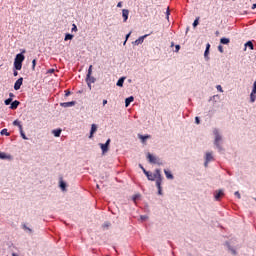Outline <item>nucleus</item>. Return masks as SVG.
Returning a JSON list of instances; mask_svg holds the SVG:
<instances>
[{
  "instance_id": "c03bdc74",
  "label": "nucleus",
  "mask_w": 256,
  "mask_h": 256,
  "mask_svg": "<svg viewBox=\"0 0 256 256\" xmlns=\"http://www.w3.org/2000/svg\"><path fill=\"white\" fill-rule=\"evenodd\" d=\"M138 197H141V195L136 194V195H134V196L132 197L134 203H135V201H137Z\"/></svg>"
},
{
  "instance_id": "a19ab883",
  "label": "nucleus",
  "mask_w": 256,
  "mask_h": 256,
  "mask_svg": "<svg viewBox=\"0 0 256 256\" xmlns=\"http://www.w3.org/2000/svg\"><path fill=\"white\" fill-rule=\"evenodd\" d=\"M217 91H219L220 93H223V87H221V85H217L216 86Z\"/></svg>"
},
{
  "instance_id": "c85d7f7f",
  "label": "nucleus",
  "mask_w": 256,
  "mask_h": 256,
  "mask_svg": "<svg viewBox=\"0 0 256 256\" xmlns=\"http://www.w3.org/2000/svg\"><path fill=\"white\" fill-rule=\"evenodd\" d=\"M255 100H256V93L251 92V94H250V102L251 103H255Z\"/></svg>"
},
{
  "instance_id": "4d7b16f0",
  "label": "nucleus",
  "mask_w": 256,
  "mask_h": 256,
  "mask_svg": "<svg viewBox=\"0 0 256 256\" xmlns=\"http://www.w3.org/2000/svg\"><path fill=\"white\" fill-rule=\"evenodd\" d=\"M48 73H55V69L48 70Z\"/></svg>"
},
{
  "instance_id": "f03ea898",
  "label": "nucleus",
  "mask_w": 256,
  "mask_h": 256,
  "mask_svg": "<svg viewBox=\"0 0 256 256\" xmlns=\"http://www.w3.org/2000/svg\"><path fill=\"white\" fill-rule=\"evenodd\" d=\"M225 246L227 247L231 255H237V249H241V245H239V242H237V239L235 238L226 241Z\"/></svg>"
},
{
  "instance_id": "13d9d810",
  "label": "nucleus",
  "mask_w": 256,
  "mask_h": 256,
  "mask_svg": "<svg viewBox=\"0 0 256 256\" xmlns=\"http://www.w3.org/2000/svg\"><path fill=\"white\" fill-rule=\"evenodd\" d=\"M166 17H167V19H169V10H167V12H166Z\"/></svg>"
},
{
  "instance_id": "e433bc0d",
  "label": "nucleus",
  "mask_w": 256,
  "mask_h": 256,
  "mask_svg": "<svg viewBox=\"0 0 256 256\" xmlns=\"http://www.w3.org/2000/svg\"><path fill=\"white\" fill-rule=\"evenodd\" d=\"M199 25V18H196L193 22V27H197Z\"/></svg>"
},
{
  "instance_id": "f3484780",
  "label": "nucleus",
  "mask_w": 256,
  "mask_h": 256,
  "mask_svg": "<svg viewBox=\"0 0 256 256\" xmlns=\"http://www.w3.org/2000/svg\"><path fill=\"white\" fill-rule=\"evenodd\" d=\"M144 175H146L148 181H155V178L153 176V173L147 171V170H144Z\"/></svg>"
},
{
  "instance_id": "6e6552de",
  "label": "nucleus",
  "mask_w": 256,
  "mask_h": 256,
  "mask_svg": "<svg viewBox=\"0 0 256 256\" xmlns=\"http://www.w3.org/2000/svg\"><path fill=\"white\" fill-rule=\"evenodd\" d=\"M147 37H149V34H145L144 36H140L138 39H136L133 42V45H142V43L145 41V39H147Z\"/></svg>"
},
{
  "instance_id": "9d476101",
  "label": "nucleus",
  "mask_w": 256,
  "mask_h": 256,
  "mask_svg": "<svg viewBox=\"0 0 256 256\" xmlns=\"http://www.w3.org/2000/svg\"><path fill=\"white\" fill-rule=\"evenodd\" d=\"M223 195H225V193L223 192V190H216L214 192V198L215 201H220L221 197H223Z\"/></svg>"
},
{
  "instance_id": "e2e57ef3",
  "label": "nucleus",
  "mask_w": 256,
  "mask_h": 256,
  "mask_svg": "<svg viewBox=\"0 0 256 256\" xmlns=\"http://www.w3.org/2000/svg\"><path fill=\"white\" fill-rule=\"evenodd\" d=\"M127 44V40L124 41L123 45H126Z\"/></svg>"
},
{
  "instance_id": "72a5a7b5",
  "label": "nucleus",
  "mask_w": 256,
  "mask_h": 256,
  "mask_svg": "<svg viewBox=\"0 0 256 256\" xmlns=\"http://www.w3.org/2000/svg\"><path fill=\"white\" fill-rule=\"evenodd\" d=\"M5 105H11V103H13V99L12 98H8L4 101Z\"/></svg>"
},
{
  "instance_id": "2f4dec72",
  "label": "nucleus",
  "mask_w": 256,
  "mask_h": 256,
  "mask_svg": "<svg viewBox=\"0 0 256 256\" xmlns=\"http://www.w3.org/2000/svg\"><path fill=\"white\" fill-rule=\"evenodd\" d=\"M204 59L206 61H209V50H205V52H204Z\"/></svg>"
},
{
  "instance_id": "79ce46f5",
  "label": "nucleus",
  "mask_w": 256,
  "mask_h": 256,
  "mask_svg": "<svg viewBox=\"0 0 256 256\" xmlns=\"http://www.w3.org/2000/svg\"><path fill=\"white\" fill-rule=\"evenodd\" d=\"M181 49V46L179 44H177L175 46V53H179V50Z\"/></svg>"
},
{
  "instance_id": "864d4df0",
  "label": "nucleus",
  "mask_w": 256,
  "mask_h": 256,
  "mask_svg": "<svg viewBox=\"0 0 256 256\" xmlns=\"http://www.w3.org/2000/svg\"><path fill=\"white\" fill-rule=\"evenodd\" d=\"M139 167H140V169L143 171V173H145V167H143L141 164H139Z\"/></svg>"
},
{
  "instance_id": "b1692460",
  "label": "nucleus",
  "mask_w": 256,
  "mask_h": 256,
  "mask_svg": "<svg viewBox=\"0 0 256 256\" xmlns=\"http://www.w3.org/2000/svg\"><path fill=\"white\" fill-rule=\"evenodd\" d=\"M13 125H14V127H18V128H19V131H20L21 129H23V125H21V122H20L19 120H14V121H13Z\"/></svg>"
},
{
  "instance_id": "f257e3e1",
  "label": "nucleus",
  "mask_w": 256,
  "mask_h": 256,
  "mask_svg": "<svg viewBox=\"0 0 256 256\" xmlns=\"http://www.w3.org/2000/svg\"><path fill=\"white\" fill-rule=\"evenodd\" d=\"M212 134L214 136V146L221 153L223 151V133L219 128H213Z\"/></svg>"
},
{
  "instance_id": "4468645a",
  "label": "nucleus",
  "mask_w": 256,
  "mask_h": 256,
  "mask_svg": "<svg viewBox=\"0 0 256 256\" xmlns=\"http://www.w3.org/2000/svg\"><path fill=\"white\" fill-rule=\"evenodd\" d=\"M95 133H97V124H92L89 139H93V135H95Z\"/></svg>"
},
{
  "instance_id": "0e129e2a",
  "label": "nucleus",
  "mask_w": 256,
  "mask_h": 256,
  "mask_svg": "<svg viewBox=\"0 0 256 256\" xmlns=\"http://www.w3.org/2000/svg\"><path fill=\"white\" fill-rule=\"evenodd\" d=\"M255 199V201H256V198H254Z\"/></svg>"
},
{
  "instance_id": "ea45409f",
  "label": "nucleus",
  "mask_w": 256,
  "mask_h": 256,
  "mask_svg": "<svg viewBox=\"0 0 256 256\" xmlns=\"http://www.w3.org/2000/svg\"><path fill=\"white\" fill-rule=\"evenodd\" d=\"M23 229H25L26 231H29V233H33V230L31 228L27 227V225H24Z\"/></svg>"
},
{
  "instance_id": "58836bf2",
  "label": "nucleus",
  "mask_w": 256,
  "mask_h": 256,
  "mask_svg": "<svg viewBox=\"0 0 256 256\" xmlns=\"http://www.w3.org/2000/svg\"><path fill=\"white\" fill-rule=\"evenodd\" d=\"M251 93H256V79H255V81L253 83V88H252Z\"/></svg>"
},
{
  "instance_id": "9b49d317",
  "label": "nucleus",
  "mask_w": 256,
  "mask_h": 256,
  "mask_svg": "<svg viewBox=\"0 0 256 256\" xmlns=\"http://www.w3.org/2000/svg\"><path fill=\"white\" fill-rule=\"evenodd\" d=\"M21 85H23V77H20L14 84V90L19 91L21 89Z\"/></svg>"
},
{
  "instance_id": "a211bd4d",
  "label": "nucleus",
  "mask_w": 256,
  "mask_h": 256,
  "mask_svg": "<svg viewBox=\"0 0 256 256\" xmlns=\"http://www.w3.org/2000/svg\"><path fill=\"white\" fill-rule=\"evenodd\" d=\"M133 101H135V98L133 96L126 98L125 99V107H129V105H131V103H133Z\"/></svg>"
},
{
  "instance_id": "f704fd0d",
  "label": "nucleus",
  "mask_w": 256,
  "mask_h": 256,
  "mask_svg": "<svg viewBox=\"0 0 256 256\" xmlns=\"http://www.w3.org/2000/svg\"><path fill=\"white\" fill-rule=\"evenodd\" d=\"M92 73H93V65H90L87 73L88 77L89 75H92Z\"/></svg>"
},
{
  "instance_id": "0eeeda50",
  "label": "nucleus",
  "mask_w": 256,
  "mask_h": 256,
  "mask_svg": "<svg viewBox=\"0 0 256 256\" xmlns=\"http://www.w3.org/2000/svg\"><path fill=\"white\" fill-rule=\"evenodd\" d=\"M154 181H163V176L161 175V169H156L154 174Z\"/></svg>"
},
{
  "instance_id": "4c0bfd02",
  "label": "nucleus",
  "mask_w": 256,
  "mask_h": 256,
  "mask_svg": "<svg viewBox=\"0 0 256 256\" xmlns=\"http://www.w3.org/2000/svg\"><path fill=\"white\" fill-rule=\"evenodd\" d=\"M36 65H37V60L34 59V60L32 61V69H33V71H35Z\"/></svg>"
},
{
  "instance_id": "39448f33",
  "label": "nucleus",
  "mask_w": 256,
  "mask_h": 256,
  "mask_svg": "<svg viewBox=\"0 0 256 256\" xmlns=\"http://www.w3.org/2000/svg\"><path fill=\"white\" fill-rule=\"evenodd\" d=\"M211 161H215V157L213 156V152H206L204 167H209V164L211 163Z\"/></svg>"
},
{
  "instance_id": "20e7f679",
  "label": "nucleus",
  "mask_w": 256,
  "mask_h": 256,
  "mask_svg": "<svg viewBox=\"0 0 256 256\" xmlns=\"http://www.w3.org/2000/svg\"><path fill=\"white\" fill-rule=\"evenodd\" d=\"M146 158L148 159V162L151 163L152 165H163V162L161 159L151 153H147Z\"/></svg>"
},
{
  "instance_id": "4be33fe9",
  "label": "nucleus",
  "mask_w": 256,
  "mask_h": 256,
  "mask_svg": "<svg viewBox=\"0 0 256 256\" xmlns=\"http://www.w3.org/2000/svg\"><path fill=\"white\" fill-rule=\"evenodd\" d=\"M164 173L166 175V178L171 179V180L175 179V177L172 175L171 171L165 169Z\"/></svg>"
},
{
  "instance_id": "a878e982",
  "label": "nucleus",
  "mask_w": 256,
  "mask_h": 256,
  "mask_svg": "<svg viewBox=\"0 0 256 256\" xmlns=\"http://www.w3.org/2000/svg\"><path fill=\"white\" fill-rule=\"evenodd\" d=\"M61 132H62L61 129H55L52 131L54 137H61Z\"/></svg>"
},
{
  "instance_id": "393cba45",
  "label": "nucleus",
  "mask_w": 256,
  "mask_h": 256,
  "mask_svg": "<svg viewBox=\"0 0 256 256\" xmlns=\"http://www.w3.org/2000/svg\"><path fill=\"white\" fill-rule=\"evenodd\" d=\"M123 83H125V77L119 78L116 85H117V87H123Z\"/></svg>"
},
{
  "instance_id": "09e8293b",
  "label": "nucleus",
  "mask_w": 256,
  "mask_h": 256,
  "mask_svg": "<svg viewBox=\"0 0 256 256\" xmlns=\"http://www.w3.org/2000/svg\"><path fill=\"white\" fill-rule=\"evenodd\" d=\"M131 37V32H129L127 35H126V38H125V40L126 41H129V38Z\"/></svg>"
},
{
  "instance_id": "8fccbe9b",
  "label": "nucleus",
  "mask_w": 256,
  "mask_h": 256,
  "mask_svg": "<svg viewBox=\"0 0 256 256\" xmlns=\"http://www.w3.org/2000/svg\"><path fill=\"white\" fill-rule=\"evenodd\" d=\"M117 7H118V8L123 7V2H118Z\"/></svg>"
},
{
  "instance_id": "2eb2a0df",
  "label": "nucleus",
  "mask_w": 256,
  "mask_h": 256,
  "mask_svg": "<svg viewBox=\"0 0 256 256\" xmlns=\"http://www.w3.org/2000/svg\"><path fill=\"white\" fill-rule=\"evenodd\" d=\"M122 17H123L124 23H127V19H129V10L128 9L122 10Z\"/></svg>"
},
{
  "instance_id": "6e6d98bb",
  "label": "nucleus",
  "mask_w": 256,
  "mask_h": 256,
  "mask_svg": "<svg viewBox=\"0 0 256 256\" xmlns=\"http://www.w3.org/2000/svg\"><path fill=\"white\" fill-rule=\"evenodd\" d=\"M14 77H17V75H19V72H17L16 70L13 72Z\"/></svg>"
},
{
  "instance_id": "7c9ffc66",
  "label": "nucleus",
  "mask_w": 256,
  "mask_h": 256,
  "mask_svg": "<svg viewBox=\"0 0 256 256\" xmlns=\"http://www.w3.org/2000/svg\"><path fill=\"white\" fill-rule=\"evenodd\" d=\"M72 39H73V35L72 34H66L65 35V38H64L65 41H71Z\"/></svg>"
},
{
  "instance_id": "7ed1b4c3",
  "label": "nucleus",
  "mask_w": 256,
  "mask_h": 256,
  "mask_svg": "<svg viewBox=\"0 0 256 256\" xmlns=\"http://www.w3.org/2000/svg\"><path fill=\"white\" fill-rule=\"evenodd\" d=\"M23 61H25V55H23V53L17 54L14 59V69H16V71H21L23 68Z\"/></svg>"
},
{
  "instance_id": "1a4fd4ad",
  "label": "nucleus",
  "mask_w": 256,
  "mask_h": 256,
  "mask_svg": "<svg viewBox=\"0 0 256 256\" xmlns=\"http://www.w3.org/2000/svg\"><path fill=\"white\" fill-rule=\"evenodd\" d=\"M0 159L7 160V161H13V156L11 154H7L5 152H0Z\"/></svg>"
},
{
  "instance_id": "f8f14e48",
  "label": "nucleus",
  "mask_w": 256,
  "mask_h": 256,
  "mask_svg": "<svg viewBox=\"0 0 256 256\" xmlns=\"http://www.w3.org/2000/svg\"><path fill=\"white\" fill-rule=\"evenodd\" d=\"M156 181V187L158 189V195H163V187H161L163 180H155Z\"/></svg>"
},
{
  "instance_id": "49530a36",
  "label": "nucleus",
  "mask_w": 256,
  "mask_h": 256,
  "mask_svg": "<svg viewBox=\"0 0 256 256\" xmlns=\"http://www.w3.org/2000/svg\"><path fill=\"white\" fill-rule=\"evenodd\" d=\"M195 123L197 124V125H199V123H201V120L199 119V117H195Z\"/></svg>"
},
{
  "instance_id": "cd10ccee",
  "label": "nucleus",
  "mask_w": 256,
  "mask_h": 256,
  "mask_svg": "<svg viewBox=\"0 0 256 256\" xmlns=\"http://www.w3.org/2000/svg\"><path fill=\"white\" fill-rule=\"evenodd\" d=\"M19 131H20V135H21L22 139L27 141L29 138H27V135H25V132L23 131V128H21Z\"/></svg>"
},
{
  "instance_id": "412c9836",
  "label": "nucleus",
  "mask_w": 256,
  "mask_h": 256,
  "mask_svg": "<svg viewBox=\"0 0 256 256\" xmlns=\"http://www.w3.org/2000/svg\"><path fill=\"white\" fill-rule=\"evenodd\" d=\"M95 81H96L95 77H93V76L87 74V76H86V82H87L88 84H89V83H95Z\"/></svg>"
},
{
  "instance_id": "5fc2aeb1",
  "label": "nucleus",
  "mask_w": 256,
  "mask_h": 256,
  "mask_svg": "<svg viewBox=\"0 0 256 256\" xmlns=\"http://www.w3.org/2000/svg\"><path fill=\"white\" fill-rule=\"evenodd\" d=\"M71 95V91H67L66 93H65V97H69Z\"/></svg>"
},
{
  "instance_id": "bf43d9fd",
  "label": "nucleus",
  "mask_w": 256,
  "mask_h": 256,
  "mask_svg": "<svg viewBox=\"0 0 256 256\" xmlns=\"http://www.w3.org/2000/svg\"><path fill=\"white\" fill-rule=\"evenodd\" d=\"M103 106H105L107 104V100H103Z\"/></svg>"
},
{
  "instance_id": "c9c22d12",
  "label": "nucleus",
  "mask_w": 256,
  "mask_h": 256,
  "mask_svg": "<svg viewBox=\"0 0 256 256\" xmlns=\"http://www.w3.org/2000/svg\"><path fill=\"white\" fill-rule=\"evenodd\" d=\"M140 219H141V221H147V219H149V217L147 215H141Z\"/></svg>"
},
{
  "instance_id": "37998d69",
  "label": "nucleus",
  "mask_w": 256,
  "mask_h": 256,
  "mask_svg": "<svg viewBox=\"0 0 256 256\" xmlns=\"http://www.w3.org/2000/svg\"><path fill=\"white\" fill-rule=\"evenodd\" d=\"M235 197H237L238 199H241V193H239V191H236L234 193Z\"/></svg>"
},
{
  "instance_id": "c756f323",
  "label": "nucleus",
  "mask_w": 256,
  "mask_h": 256,
  "mask_svg": "<svg viewBox=\"0 0 256 256\" xmlns=\"http://www.w3.org/2000/svg\"><path fill=\"white\" fill-rule=\"evenodd\" d=\"M1 135H5L6 137H9V135H11L8 131L7 128H4L1 130L0 132Z\"/></svg>"
},
{
  "instance_id": "680f3d73",
  "label": "nucleus",
  "mask_w": 256,
  "mask_h": 256,
  "mask_svg": "<svg viewBox=\"0 0 256 256\" xmlns=\"http://www.w3.org/2000/svg\"><path fill=\"white\" fill-rule=\"evenodd\" d=\"M87 85H88L89 89H91V83H87Z\"/></svg>"
},
{
  "instance_id": "603ef678",
  "label": "nucleus",
  "mask_w": 256,
  "mask_h": 256,
  "mask_svg": "<svg viewBox=\"0 0 256 256\" xmlns=\"http://www.w3.org/2000/svg\"><path fill=\"white\" fill-rule=\"evenodd\" d=\"M13 97H15V94H13V93H9V99H13Z\"/></svg>"
},
{
  "instance_id": "bb28decb",
  "label": "nucleus",
  "mask_w": 256,
  "mask_h": 256,
  "mask_svg": "<svg viewBox=\"0 0 256 256\" xmlns=\"http://www.w3.org/2000/svg\"><path fill=\"white\" fill-rule=\"evenodd\" d=\"M245 47H249V49H251V51H253L255 49V47L253 46V42L252 41H248L245 44Z\"/></svg>"
},
{
  "instance_id": "dca6fc26",
  "label": "nucleus",
  "mask_w": 256,
  "mask_h": 256,
  "mask_svg": "<svg viewBox=\"0 0 256 256\" xmlns=\"http://www.w3.org/2000/svg\"><path fill=\"white\" fill-rule=\"evenodd\" d=\"M138 139L141 140V143H145V141H147V139H151V135L138 134Z\"/></svg>"
},
{
  "instance_id": "a18cd8bd",
  "label": "nucleus",
  "mask_w": 256,
  "mask_h": 256,
  "mask_svg": "<svg viewBox=\"0 0 256 256\" xmlns=\"http://www.w3.org/2000/svg\"><path fill=\"white\" fill-rule=\"evenodd\" d=\"M72 32H77V25L75 24L72 25Z\"/></svg>"
},
{
  "instance_id": "473e14b6",
  "label": "nucleus",
  "mask_w": 256,
  "mask_h": 256,
  "mask_svg": "<svg viewBox=\"0 0 256 256\" xmlns=\"http://www.w3.org/2000/svg\"><path fill=\"white\" fill-rule=\"evenodd\" d=\"M217 99H219V95H214L210 98V101H214V103H217Z\"/></svg>"
},
{
  "instance_id": "6ab92c4d",
  "label": "nucleus",
  "mask_w": 256,
  "mask_h": 256,
  "mask_svg": "<svg viewBox=\"0 0 256 256\" xmlns=\"http://www.w3.org/2000/svg\"><path fill=\"white\" fill-rule=\"evenodd\" d=\"M19 105H21V102H19V100H15L11 103L10 109L15 110L17 107H19Z\"/></svg>"
},
{
  "instance_id": "3c124183",
  "label": "nucleus",
  "mask_w": 256,
  "mask_h": 256,
  "mask_svg": "<svg viewBox=\"0 0 256 256\" xmlns=\"http://www.w3.org/2000/svg\"><path fill=\"white\" fill-rule=\"evenodd\" d=\"M209 49H211V44L207 43V44H206V50L209 51Z\"/></svg>"
},
{
  "instance_id": "de8ad7c7",
  "label": "nucleus",
  "mask_w": 256,
  "mask_h": 256,
  "mask_svg": "<svg viewBox=\"0 0 256 256\" xmlns=\"http://www.w3.org/2000/svg\"><path fill=\"white\" fill-rule=\"evenodd\" d=\"M218 51H219L220 53H223V46H222V45H219V46H218Z\"/></svg>"
},
{
  "instance_id": "ddd939ff",
  "label": "nucleus",
  "mask_w": 256,
  "mask_h": 256,
  "mask_svg": "<svg viewBox=\"0 0 256 256\" xmlns=\"http://www.w3.org/2000/svg\"><path fill=\"white\" fill-rule=\"evenodd\" d=\"M77 102L71 101V102H62L60 103V107L68 108V107H75Z\"/></svg>"
},
{
  "instance_id": "052dcab7",
  "label": "nucleus",
  "mask_w": 256,
  "mask_h": 256,
  "mask_svg": "<svg viewBox=\"0 0 256 256\" xmlns=\"http://www.w3.org/2000/svg\"><path fill=\"white\" fill-rule=\"evenodd\" d=\"M252 9H256V3L252 5Z\"/></svg>"
},
{
  "instance_id": "423d86ee",
  "label": "nucleus",
  "mask_w": 256,
  "mask_h": 256,
  "mask_svg": "<svg viewBox=\"0 0 256 256\" xmlns=\"http://www.w3.org/2000/svg\"><path fill=\"white\" fill-rule=\"evenodd\" d=\"M109 145H111V139H108L106 143H99V147L101 148L102 155H105V153H108L109 151Z\"/></svg>"
},
{
  "instance_id": "aec40b11",
  "label": "nucleus",
  "mask_w": 256,
  "mask_h": 256,
  "mask_svg": "<svg viewBox=\"0 0 256 256\" xmlns=\"http://www.w3.org/2000/svg\"><path fill=\"white\" fill-rule=\"evenodd\" d=\"M59 187L61 191H67V183H65V181L60 180Z\"/></svg>"
},
{
  "instance_id": "5701e85b",
  "label": "nucleus",
  "mask_w": 256,
  "mask_h": 256,
  "mask_svg": "<svg viewBox=\"0 0 256 256\" xmlns=\"http://www.w3.org/2000/svg\"><path fill=\"white\" fill-rule=\"evenodd\" d=\"M220 43L222 45H229V43H231V40L229 38H221Z\"/></svg>"
}]
</instances>
